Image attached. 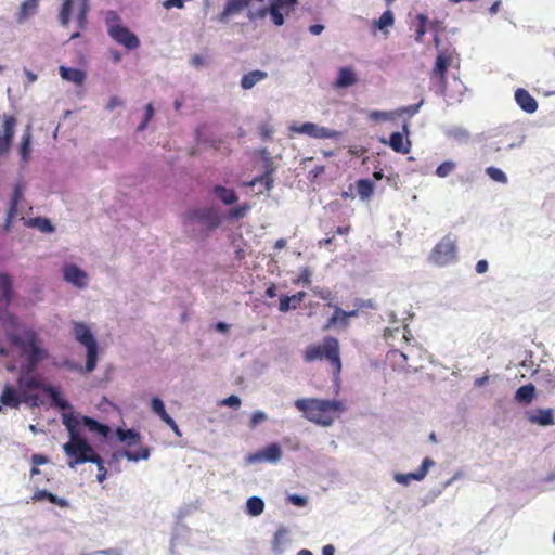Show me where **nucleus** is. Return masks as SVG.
<instances>
[{
	"label": "nucleus",
	"mask_w": 555,
	"mask_h": 555,
	"mask_svg": "<svg viewBox=\"0 0 555 555\" xmlns=\"http://www.w3.org/2000/svg\"><path fill=\"white\" fill-rule=\"evenodd\" d=\"M17 204L15 203H10V207H9V210H8V214H7V218H5V222H4V225H3V230L5 232H10L12 227H13V223L14 221L18 218V210H17Z\"/></svg>",
	"instance_id": "obj_47"
},
{
	"label": "nucleus",
	"mask_w": 555,
	"mask_h": 555,
	"mask_svg": "<svg viewBox=\"0 0 555 555\" xmlns=\"http://www.w3.org/2000/svg\"><path fill=\"white\" fill-rule=\"evenodd\" d=\"M151 455L150 448L141 446L138 451L124 450L120 456L126 457L129 462H138L140 460H149Z\"/></svg>",
	"instance_id": "obj_37"
},
{
	"label": "nucleus",
	"mask_w": 555,
	"mask_h": 555,
	"mask_svg": "<svg viewBox=\"0 0 555 555\" xmlns=\"http://www.w3.org/2000/svg\"><path fill=\"white\" fill-rule=\"evenodd\" d=\"M268 78V73L260 69L251 70L243 75L241 79V87L244 90H250L257 83Z\"/></svg>",
	"instance_id": "obj_24"
},
{
	"label": "nucleus",
	"mask_w": 555,
	"mask_h": 555,
	"mask_svg": "<svg viewBox=\"0 0 555 555\" xmlns=\"http://www.w3.org/2000/svg\"><path fill=\"white\" fill-rule=\"evenodd\" d=\"M28 225L37 228L42 233H52L55 228L48 218L36 217L28 221Z\"/></svg>",
	"instance_id": "obj_45"
},
{
	"label": "nucleus",
	"mask_w": 555,
	"mask_h": 555,
	"mask_svg": "<svg viewBox=\"0 0 555 555\" xmlns=\"http://www.w3.org/2000/svg\"><path fill=\"white\" fill-rule=\"evenodd\" d=\"M486 173L493 180L503 184L508 182L507 176L503 170L496 167H488L486 168Z\"/></svg>",
	"instance_id": "obj_51"
},
{
	"label": "nucleus",
	"mask_w": 555,
	"mask_h": 555,
	"mask_svg": "<svg viewBox=\"0 0 555 555\" xmlns=\"http://www.w3.org/2000/svg\"><path fill=\"white\" fill-rule=\"evenodd\" d=\"M286 535H287V531L285 528H280L275 532V534L273 537V541H272V550L275 555H281L284 552V547L287 542Z\"/></svg>",
	"instance_id": "obj_42"
},
{
	"label": "nucleus",
	"mask_w": 555,
	"mask_h": 555,
	"mask_svg": "<svg viewBox=\"0 0 555 555\" xmlns=\"http://www.w3.org/2000/svg\"><path fill=\"white\" fill-rule=\"evenodd\" d=\"M39 363L26 359L25 363H23L20 367L18 375H35Z\"/></svg>",
	"instance_id": "obj_54"
},
{
	"label": "nucleus",
	"mask_w": 555,
	"mask_h": 555,
	"mask_svg": "<svg viewBox=\"0 0 555 555\" xmlns=\"http://www.w3.org/2000/svg\"><path fill=\"white\" fill-rule=\"evenodd\" d=\"M281 459V447L279 443L273 442L256 453L248 454L246 456V463L249 465L257 464L260 462H269L272 464H276L280 462Z\"/></svg>",
	"instance_id": "obj_10"
},
{
	"label": "nucleus",
	"mask_w": 555,
	"mask_h": 555,
	"mask_svg": "<svg viewBox=\"0 0 555 555\" xmlns=\"http://www.w3.org/2000/svg\"><path fill=\"white\" fill-rule=\"evenodd\" d=\"M63 425L68 430L69 436V440L62 447L64 453L70 459L67 463L68 466L70 468H75L77 465L83 463H94L99 470L96 479L99 482H103L107 475L104 462L101 456L96 454L87 439L79 434L77 429L79 418L72 413H65L63 415Z\"/></svg>",
	"instance_id": "obj_1"
},
{
	"label": "nucleus",
	"mask_w": 555,
	"mask_h": 555,
	"mask_svg": "<svg viewBox=\"0 0 555 555\" xmlns=\"http://www.w3.org/2000/svg\"><path fill=\"white\" fill-rule=\"evenodd\" d=\"M535 397V387L533 384H527L519 387L515 392V400L519 404L527 405L533 401Z\"/></svg>",
	"instance_id": "obj_28"
},
{
	"label": "nucleus",
	"mask_w": 555,
	"mask_h": 555,
	"mask_svg": "<svg viewBox=\"0 0 555 555\" xmlns=\"http://www.w3.org/2000/svg\"><path fill=\"white\" fill-rule=\"evenodd\" d=\"M9 338L28 360L40 363L49 357L48 350L41 347V341L34 331L27 330L22 335L11 334Z\"/></svg>",
	"instance_id": "obj_4"
},
{
	"label": "nucleus",
	"mask_w": 555,
	"mask_h": 555,
	"mask_svg": "<svg viewBox=\"0 0 555 555\" xmlns=\"http://www.w3.org/2000/svg\"><path fill=\"white\" fill-rule=\"evenodd\" d=\"M295 406L304 413V416L309 421L315 423L320 421L323 412L319 411L309 399H297L295 401Z\"/></svg>",
	"instance_id": "obj_21"
},
{
	"label": "nucleus",
	"mask_w": 555,
	"mask_h": 555,
	"mask_svg": "<svg viewBox=\"0 0 555 555\" xmlns=\"http://www.w3.org/2000/svg\"><path fill=\"white\" fill-rule=\"evenodd\" d=\"M22 399L20 388L16 389L13 386L5 385L0 395V412L2 411V405L17 409L22 403Z\"/></svg>",
	"instance_id": "obj_16"
},
{
	"label": "nucleus",
	"mask_w": 555,
	"mask_h": 555,
	"mask_svg": "<svg viewBox=\"0 0 555 555\" xmlns=\"http://www.w3.org/2000/svg\"><path fill=\"white\" fill-rule=\"evenodd\" d=\"M39 1L40 0H24L16 14V22L23 24L29 17L34 16L37 13Z\"/></svg>",
	"instance_id": "obj_23"
},
{
	"label": "nucleus",
	"mask_w": 555,
	"mask_h": 555,
	"mask_svg": "<svg viewBox=\"0 0 555 555\" xmlns=\"http://www.w3.org/2000/svg\"><path fill=\"white\" fill-rule=\"evenodd\" d=\"M0 300L4 304V306H9L13 297L12 291V279L7 273H0Z\"/></svg>",
	"instance_id": "obj_29"
},
{
	"label": "nucleus",
	"mask_w": 555,
	"mask_h": 555,
	"mask_svg": "<svg viewBox=\"0 0 555 555\" xmlns=\"http://www.w3.org/2000/svg\"><path fill=\"white\" fill-rule=\"evenodd\" d=\"M526 416L531 424L540 426H552L555 424L554 411L552 409H534L526 412Z\"/></svg>",
	"instance_id": "obj_15"
},
{
	"label": "nucleus",
	"mask_w": 555,
	"mask_h": 555,
	"mask_svg": "<svg viewBox=\"0 0 555 555\" xmlns=\"http://www.w3.org/2000/svg\"><path fill=\"white\" fill-rule=\"evenodd\" d=\"M264 502L259 496H250L246 502V512L248 515L256 517L263 513Z\"/></svg>",
	"instance_id": "obj_38"
},
{
	"label": "nucleus",
	"mask_w": 555,
	"mask_h": 555,
	"mask_svg": "<svg viewBox=\"0 0 555 555\" xmlns=\"http://www.w3.org/2000/svg\"><path fill=\"white\" fill-rule=\"evenodd\" d=\"M60 76L63 80L73 82L80 86L86 80V73L79 68L66 67L64 65L59 67Z\"/></svg>",
	"instance_id": "obj_22"
},
{
	"label": "nucleus",
	"mask_w": 555,
	"mask_h": 555,
	"mask_svg": "<svg viewBox=\"0 0 555 555\" xmlns=\"http://www.w3.org/2000/svg\"><path fill=\"white\" fill-rule=\"evenodd\" d=\"M241 398L236 395H231L221 401V405H225L233 409H238L241 406Z\"/></svg>",
	"instance_id": "obj_58"
},
{
	"label": "nucleus",
	"mask_w": 555,
	"mask_h": 555,
	"mask_svg": "<svg viewBox=\"0 0 555 555\" xmlns=\"http://www.w3.org/2000/svg\"><path fill=\"white\" fill-rule=\"evenodd\" d=\"M63 276L67 283H70L78 288H85L88 284V275L86 271L76 264L65 266L63 269Z\"/></svg>",
	"instance_id": "obj_13"
},
{
	"label": "nucleus",
	"mask_w": 555,
	"mask_h": 555,
	"mask_svg": "<svg viewBox=\"0 0 555 555\" xmlns=\"http://www.w3.org/2000/svg\"><path fill=\"white\" fill-rule=\"evenodd\" d=\"M282 13L283 15L288 16L291 13L295 11V7L298 3V0H282Z\"/></svg>",
	"instance_id": "obj_60"
},
{
	"label": "nucleus",
	"mask_w": 555,
	"mask_h": 555,
	"mask_svg": "<svg viewBox=\"0 0 555 555\" xmlns=\"http://www.w3.org/2000/svg\"><path fill=\"white\" fill-rule=\"evenodd\" d=\"M444 134L461 144H466L470 138L469 131L466 128L457 125L446 128Z\"/></svg>",
	"instance_id": "obj_27"
},
{
	"label": "nucleus",
	"mask_w": 555,
	"mask_h": 555,
	"mask_svg": "<svg viewBox=\"0 0 555 555\" xmlns=\"http://www.w3.org/2000/svg\"><path fill=\"white\" fill-rule=\"evenodd\" d=\"M535 373L538 374L537 382L540 385L550 390L555 388V367L552 370H539Z\"/></svg>",
	"instance_id": "obj_35"
},
{
	"label": "nucleus",
	"mask_w": 555,
	"mask_h": 555,
	"mask_svg": "<svg viewBox=\"0 0 555 555\" xmlns=\"http://www.w3.org/2000/svg\"><path fill=\"white\" fill-rule=\"evenodd\" d=\"M106 25L109 36L119 44L129 50L135 49L140 46L139 38L119 23V17L116 12H107Z\"/></svg>",
	"instance_id": "obj_7"
},
{
	"label": "nucleus",
	"mask_w": 555,
	"mask_h": 555,
	"mask_svg": "<svg viewBox=\"0 0 555 555\" xmlns=\"http://www.w3.org/2000/svg\"><path fill=\"white\" fill-rule=\"evenodd\" d=\"M358 81L357 74L354 69L350 66L341 67L338 70L337 78L334 81L333 86L336 89H346L353 85H356Z\"/></svg>",
	"instance_id": "obj_17"
},
{
	"label": "nucleus",
	"mask_w": 555,
	"mask_h": 555,
	"mask_svg": "<svg viewBox=\"0 0 555 555\" xmlns=\"http://www.w3.org/2000/svg\"><path fill=\"white\" fill-rule=\"evenodd\" d=\"M382 142L388 144L397 153L408 154L411 150L410 140H404L401 132H392L387 142L385 140H382Z\"/></svg>",
	"instance_id": "obj_20"
},
{
	"label": "nucleus",
	"mask_w": 555,
	"mask_h": 555,
	"mask_svg": "<svg viewBox=\"0 0 555 555\" xmlns=\"http://www.w3.org/2000/svg\"><path fill=\"white\" fill-rule=\"evenodd\" d=\"M74 0H63L59 13V22L62 27H67L73 12Z\"/></svg>",
	"instance_id": "obj_43"
},
{
	"label": "nucleus",
	"mask_w": 555,
	"mask_h": 555,
	"mask_svg": "<svg viewBox=\"0 0 555 555\" xmlns=\"http://www.w3.org/2000/svg\"><path fill=\"white\" fill-rule=\"evenodd\" d=\"M456 168V163L453 160H444L436 168V176L439 178H447L450 176Z\"/></svg>",
	"instance_id": "obj_50"
},
{
	"label": "nucleus",
	"mask_w": 555,
	"mask_h": 555,
	"mask_svg": "<svg viewBox=\"0 0 555 555\" xmlns=\"http://www.w3.org/2000/svg\"><path fill=\"white\" fill-rule=\"evenodd\" d=\"M269 8H262L257 11L249 10L247 13V17L249 21H255L257 18H263L268 14Z\"/></svg>",
	"instance_id": "obj_61"
},
{
	"label": "nucleus",
	"mask_w": 555,
	"mask_h": 555,
	"mask_svg": "<svg viewBox=\"0 0 555 555\" xmlns=\"http://www.w3.org/2000/svg\"><path fill=\"white\" fill-rule=\"evenodd\" d=\"M313 293L321 299L328 301V304L332 302L333 295L331 291L315 287L313 288Z\"/></svg>",
	"instance_id": "obj_63"
},
{
	"label": "nucleus",
	"mask_w": 555,
	"mask_h": 555,
	"mask_svg": "<svg viewBox=\"0 0 555 555\" xmlns=\"http://www.w3.org/2000/svg\"><path fill=\"white\" fill-rule=\"evenodd\" d=\"M206 63V59L201 54H194L190 60V64L195 68L204 67Z\"/></svg>",
	"instance_id": "obj_64"
},
{
	"label": "nucleus",
	"mask_w": 555,
	"mask_h": 555,
	"mask_svg": "<svg viewBox=\"0 0 555 555\" xmlns=\"http://www.w3.org/2000/svg\"><path fill=\"white\" fill-rule=\"evenodd\" d=\"M16 118L14 116H5L3 121V130L0 129V156L9 152L12 140L15 134Z\"/></svg>",
	"instance_id": "obj_12"
},
{
	"label": "nucleus",
	"mask_w": 555,
	"mask_h": 555,
	"mask_svg": "<svg viewBox=\"0 0 555 555\" xmlns=\"http://www.w3.org/2000/svg\"><path fill=\"white\" fill-rule=\"evenodd\" d=\"M251 209V206L250 204L248 203H242L233 208H231L229 211H228V216L227 218L231 221H237V220H241L243 219L247 214L248 211Z\"/></svg>",
	"instance_id": "obj_44"
},
{
	"label": "nucleus",
	"mask_w": 555,
	"mask_h": 555,
	"mask_svg": "<svg viewBox=\"0 0 555 555\" xmlns=\"http://www.w3.org/2000/svg\"><path fill=\"white\" fill-rule=\"evenodd\" d=\"M154 114H155V111H154V107H153V104L152 103H149L146 106H145V116H144V119L142 120V122L139 125L138 127V131H143L146 127H147V124L149 121L154 117Z\"/></svg>",
	"instance_id": "obj_55"
},
{
	"label": "nucleus",
	"mask_w": 555,
	"mask_h": 555,
	"mask_svg": "<svg viewBox=\"0 0 555 555\" xmlns=\"http://www.w3.org/2000/svg\"><path fill=\"white\" fill-rule=\"evenodd\" d=\"M452 62V54L440 51L436 57L431 79L438 80L437 93L443 94L447 88V72Z\"/></svg>",
	"instance_id": "obj_9"
},
{
	"label": "nucleus",
	"mask_w": 555,
	"mask_h": 555,
	"mask_svg": "<svg viewBox=\"0 0 555 555\" xmlns=\"http://www.w3.org/2000/svg\"><path fill=\"white\" fill-rule=\"evenodd\" d=\"M274 132V129L272 126L268 125V124H262L260 127H259V134L261 135V138L263 140H268L271 138V135L273 134Z\"/></svg>",
	"instance_id": "obj_62"
},
{
	"label": "nucleus",
	"mask_w": 555,
	"mask_h": 555,
	"mask_svg": "<svg viewBox=\"0 0 555 555\" xmlns=\"http://www.w3.org/2000/svg\"><path fill=\"white\" fill-rule=\"evenodd\" d=\"M429 261L438 267H447L457 261V236L444 235L431 249Z\"/></svg>",
	"instance_id": "obj_5"
},
{
	"label": "nucleus",
	"mask_w": 555,
	"mask_h": 555,
	"mask_svg": "<svg viewBox=\"0 0 555 555\" xmlns=\"http://www.w3.org/2000/svg\"><path fill=\"white\" fill-rule=\"evenodd\" d=\"M423 104H424V100H421L417 104L400 107V108L396 109L397 117L400 115H403V114L414 116L418 113V111Z\"/></svg>",
	"instance_id": "obj_53"
},
{
	"label": "nucleus",
	"mask_w": 555,
	"mask_h": 555,
	"mask_svg": "<svg viewBox=\"0 0 555 555\" xmlns=\"http://www.w3.org/2000/svg\"><path fill=\"white\" fill-rule=\"evenodd\" d=\"M151 410L153 411V413H155L157 416H159V418L162 421H165L167 418V416H170L166 412L164 401L160 398H158V397L152 398V400H151Z\"/></svg>",
	"instance_id": "obj_48"
},
{
	"label": "nucleus",
	"mask_w": 555,
	"mask_h": 555,
	"mask_svg": "<svg viewBox=\"0 0 555 555\" xmlns=\"http://www.w3.org/2000/svg\"><path fill=\"white\" fill-rule=\"evenodd\" d=\"M273 168L267 167L263 175L254 178L251 181H249L247 184L250 188L256 186L258 183H262L264 185V189L267 191H270L273 188L274 180L272 178Z\"/></svg>",
	"instance_id": "obj_40"
},
{
	"label": "nucleus",
	"mask_w": 555,
	"mask_h": 555,
	"mask_svg": "<svg viewBox=\"0 0 555 555\" xmlns=\"http://www.w3.org/2000/svg\"><path fill=\"white\" fill-rule=\"evenodd\" d=\"M311 403L321 412L327 413L331 411H341L344 409L343 403L337 400H320L310 399Z\"/></svg>",
	"instance_id": "obj_34"
},
{
	"label": "nucleus",
	"mask_w": 555,
	"mask_h": 555,
	"mask_svg": "<svg viewBox=\"0 0 555 555\" xmlns=\"http://www.w3.org/2000/svg\"><path fill=\"white\" fill-rule=\"evenodd\" d=\"M289 131L299 134H306L313 139H333L336 140L340 137V132L320 126L314 122H304L300 126L292 125Z\"/></svg>",
	"instance_id": "obj_8"
},
{
	"label": "nucleus",
	"mask_w": 555,
	"mask_h": 555,
	"mask_svg": "<svg viewBox=\"0 0 555 555\" xmlns=\"http://www.w3.org/2000/svg\"><path fill=\"white\" fill-rule=\"evenodd\" d=\"M287 501L289 503H292L293 505L298 506V507H304L308 503L307 496H302V495H299V494H288L287 495Z\"/></svg>",
	"instance_id": "obj_59"
},
{
	"label": "nucleus",
	"mask_w": 555,
	"mask_h": 555,
	"mask_svg": "<svg viewBox=\"0 0 555 555\" xmlns=\"http://www.w3.org/2000/svg\"><path fill=\"white\" fill-rule=\"evenodd\" d=\"M31 151V125L28 124L24 130L20 144V155L23 162H27Z\"/></svg>",
	"instance_id": "obj_33"
},
{
	"label": "nucleus",
	"mask_w": 555,
	"mask_h": 555,
	"mask_svg": "<svg viewBox=\"0 0 555 555\" xmlns=\"http://www.w3.org/2000/svg\"><path fill=\"white\" fill-rule=\"evenodd\" d=\"M46 393L51 398L53 404L62 411V416L65 413H72L73 415H76L73 412V405L67 400L63 399L53 386L47 387Z\"/></svg>",
	"instance_id": "obj_25"
},
{
	"label": "nucleus",
	"mask_w": 555,
	"mask_h": 555,
	"mask_svg": "<svg viewBox=\"0 0 555 555\" xmlns=\"http://www.w3.org/2000/svg\"><path fill=\"white\" fill-rule=\"evenodd\" d=\"M435 461L430 457H425L420 466V468L416 472L402 474V473H396L393 475V480L400 485L409 486L412 480L415 481H422L426 475L428 474V470L435 466Z\"/></svg>",
	"instance_id": "obj_11"
},
{
	"label": "nucleus",
	"mask_w": 555,
	"mask_h": 555,
	"mask_svg": "<svg viewBox=\"0 0 555 555\" xmlns=\"http://www.w3.org/2000/svg\"><path fill=\"white\" fill-rule=\"evenodd\" d=\"M311 276L312 272L309 268H301L299 276L297 279V283L308 287L311 284Z\"/></svg>",
	"instance_id": "obj_56"
},
{
	"label": "nucleus",
	"mask_w": 555,
	"mask_h": 555,
	"mask_svg": "<svg viewBox=\"0 0 555 555\" xmlns=\"http://www.w3.org/2000/svg\"><path fill=\"white\" fill-rule=\"evenodd\" d=\"M79 10L76 17L77 26L79 29H85L87 25V16L90 11L89 0H79Z\"/></svg>",
	"instance_id": "obj_46"
},
{
	"label": "nucleus",
	"mask_w": 555,
	"mask_h": 555,
	"mask_svg": "<svg viewBox=\"0 0 555 555\" xmlns=\"http://www.w3.org/2000/svg\"><path fill=\"white\" fill-rule=\"evenodd\" d=\"M305 296V292H298L293 296H282L280 298L279 310L281 312H287L289 310L296 309L297 305L302 301Z\"/></svg>",
	"instance_id": "obj_31"
},
{
	"label": "nucleus",
	"mask_w": 555,
	"mask_h": 555,
	"mask_svg": "<svg viewBox=\"0 0 555 555\" xmlns=\"http://www.w3.org/2000/svg\"><path fill=\"white\" fill-rule=\"evenodd\" d=\"M214 194L220 199L221 203L228 206L235 204L238 199L234 190L222 185H216L214 188Z\"/></svg>",
	"instance_id": "obj_32"
},
{
	"label": "nucleus",
	"mask_w": 555,
	"mask_h": 555,
	"mask_svg": "<svg viewBox=\"0 0 555 555\" xmlns=\"http://www.w3.org/2000/svg\"><path fill=\"white\" fill-rule=\"evenodd\" d=\"M223 222L221 212L216 207L189 209L182 215L185 231L195 238H204L218 229Z\"/></svg>",
	"instance_id": "obj_2"
},
{
	"label": "nucleus",
	"mask_w": 555,
	"mask_h": 555,
	"mask_svg": "<svg viewBox=\"0 0 555 555\" xmlns=\"http://www.w3.org/2000/svg\"><path fill=\"white\" fill-rule=\"evenodd\" d=\"M22 397V402L26 403L30 409L38 408L41 404L40 398L36 393L23 392Z\"/></svg>",
	"instance_id": "obj_52"
},
{
	"label": "nucleus",
	"mask_w": 555,
	"mask_h": 555,
	"mask_svg": "<svg viewBox=\"0 0 555 555\" xmlns=\"http://www.w3.org/2000/svg\"><path fill=\"white\" fill-rule=\"evenodd\" d=\"M358 195L362 201L371 198L374 193V183L369 179H360L357 181Z\"/></svg>",
	"instance_id": "obj_41"
},
{
	"label": "nucleus",
	"mask_w": 555,
	"mask_h": 555,
	"mask_svg": "<svg viewBox=\"0 0 555 555\" xmlns=\"http://www.w3.org/2000/svg\"><path fill=\"white\" fill-rule=\"evenodd\" d=\"M268 418V415L267 413H264L263 411H256L251 414V417H250V422H249V427L250 428H255L257 425H259L260 423L264 422Z\"/></svg>",
	"instance_id": "obj_57"
},
{
	"label": "nucleus",
	"mask_w": 555,
	"mask_h": 555,
	"mask_svg": "<svg viewBox=\"0 0 555 555\" xmlns=\"http://www.w3.org/2000/svg\"><path fill=\"white\" fill-rule=\"evenodd\" d=\"M393 23V13L390 10H386L378 20H374L373 25L384 34H388V27H391Z\"/></svg>",
	"instance_id": "obj_39"
},
{
	"label": "nucleus",
	"mask_w": 555,
	"mask_h": 555,
	"mask_svg": "<svg viewBox=\"0 0 555 555\" xmlns=\"http://www.w3.org/2000/svg\"><path fill=\"white\" fill-rule=\"evenodd\" d=\"M17 386L22 393L31 392L33 390H42L43 392H46L47 387H51V385L46 384L37 375H18Z\"/></svg>",
	"instance_id": "obj_14"
},
{
	"label": "nucleus",
	"mask_w": 555,
	"mask_h": 555,
	"mask_svg": "<svg viewBox=\"0 0 555 555\" xmlns=\"http://www.w3.org/2000/svg\"><path fill=\"white\" fill-rule=\"evenodd\" d=\"M396 117H397L396 111H390V112L371 111L369 113V119L372 121L393 120Z\"/></svg>",
	"instance_id": "obj_49"
},
{
	"label": "nucleus",
	"mask_w": 555,
	"mask_h": 555,
	"mask_svg": "<svg viewBox=\"0 0 555 555\" xmlns=\"http://www.w3.org/2000/svg\"><path fill=\"white\" fill-rule=\"evenodd\" d=\"M328 307L334 309V313L327 320L326 324L324 325V330H330L335 326L347 327L349 322L344 320V310L332 302L328 304Z\"/></svg>",
	"instance_id": "obj_30"
},
{
	"label": "nucleus",
	"mask_w": 555,
	"mask_h": 555,
	"mask_svg": "<svg viewBox=\"0 0 555 555\" xmlns=\"http://www.w3.org/2000/svg\"><path fill=\"white\" fill-rule=\"evenodd\" d=\"M515 101L519 105V107L528 114H532L538 109L537 100L533 96H531L527 90L522 88H518L515 91Z\"/></svg>",
	"instance_id": "obj_18"
},
{
	"label": "nucleus",
	"mask_w": 555,
	"mask_h": 555,
	"mask_svg": "<svg viewBox=\"0 0 555 555\" xmlns=\"http://www.w3.org/2000/svg\"><path fill=\"white\" fill-rule=\"evenodd\" d=\"M115 434L118 440L128 447H133L141 442V435L134 429L117 427Z\"/></svg>",
	"instance_id": "obj_26"
},
{
	"label": "nucleus",
	"mask_w": 555,
	"mask_h": 555,
	"mask_svg": "<svg viewBox=\"0 0 555 555\" xmlns=\"http://www.w3.org/2000/svg\"><path fill=\"white\" fill-rule=\"evenodd\" d=\"M73 334L75 339L87 349V361L85 371L91 373L94 371L98 362L99 346L90 327L82 322H74Z\"/></svg>",
	"instance_id": "obj_6"
},
{
	"label": "nucleus",
	"mask_w": 555,
	"mask_h": 555,
	"mask_svg": "<svg viewBox=\"0 0 555 555\" xmlns=\"http://www.w3.org/2000/svg\"><path fill=\"white\" fill-rule=\"evenodd\" d=\"M304 359L312 362L317 359H326L334 367V375L341 371L338 339L332 336L325 337L322 345H310L306 348Z\"/></svg>",
	"instance_id": "obj_3"
},
{
	"label": "nucleus",
	"mask_w": 555,
	"mask_h": 555,
	"mask_svg": "<svg viewBox=\"0 0 555 555\" xmlns=\"http://www.w3.org/2000/svg\"><path fill=\"white\" fill-rule=\"evenodd\" d=\"M79 418V425L77 427L80 433V425L86 426L90 431L99 434L101 437L106 438L111 434V427L98 422L90 416L76 415Z\"/></svg>",
	"instance_id": "obj_19"
},
{
	"label": "nucleus",
	"mask_w": 555,
	"mask_h": 555,
	"mask_svg": "<svg viewBox=\"0 0 555 555\" xmlns=\"http://www.w3.org/2000/svg\"><path fill=\"white\" fill-rule=\"evenodd\" d=\"M282 0H270L269 11L272 23L276 26H282L285 22L282 13Z\"/></svg>",
	"instance_id": "obj_36"
}]
</instances>
